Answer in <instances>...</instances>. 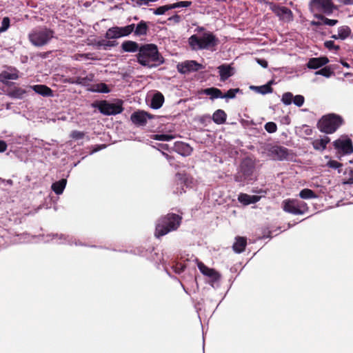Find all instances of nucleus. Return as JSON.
I'll return each mask as SVG.
<instances>
[{
	"instance_id": "obj_1",
	"label": "nucleus",
	"mask_w": 353,
	"mask_h": 353,
	"mask_svg": "<svg viewBox=\"0 0 353 353\" xmlns=\"http://www.w3.org/2000/svg\"><path fill=\"white\" fill-rule=\"evenodd\" d=\"M197 33L188 39V43L193 50H210L218 45L219 39L210 31H205L203 28H198Z\"/></svg>"
},
{
	"instance_id": "obj_2",
	"label": "nucleus",
	"mask_w": 353,
	"mask_h": 353,
	"mask_svg": "<svg viewBox=\"0 0 353 353\" xmlns=\"http://www.w3.org/2000/svg\"><path fill=\"white\" fill-rule=\"evenodd\" d=\"M137 60L141 65L148 68L156 67L163 63V59L154 44L141 46L139 50Z\"/></svg>"
},
{
	"instance_id": "obj_3",
	"label": "nucleus",
	"mask_w": 353,
	"mask_h": 353,
	"mask_svg": "<svg viewBox=\"0 0 353 353\" xmlns=\"http://www.w3.org/2000/svg\"><path fill=\"white\" fill-rule=\"evenodd\" d=\"M181 218L174 214H169L161 219L156 226L155 236L160 237L175 230L181 223Z\"/></svg>"
},
{
	"instance_id": "obj_4",
	"label": "nucleus",
	"mask_w": 353,
	"mask_h": 353,
	"mask_svg": "<svg viewBox=\"0 0 353 353\" xmlns=\"http://www.w3.org/2000/svg\"><path fill=\"white\" fill-rule=\"evenodd\" d=\"M54 37V32L46 28H37L32 30L28 38L34 46H43L48 43Z\"/></svg>"
},
{
	"instance_id": "obj_5",
	"label": "nucleus",
	"mask_w": 353,
	"mask_h": 353,
	"mask_svg": "<svg viewBox=\"0 0 353 353\" xmlns=\"http://www.w3.org/2000/svg\"><path fill=\"white\" fill-rule=\"evenodd\" d=\"M343 120L341 117L330 114L323 117L318 122L319 129L325 133L331 134L342 124Z\"/></svg>"
},
{
	"instance_id": "obj_6",
	"label": "nucleus",
	"mask_w": 353,
	"mask_h": 353,
	"mask_svg": "<svg viewBox=\"0 0 353 353\" xmlns=\"http://www.w3.org/2000/svg\"><path fill=\"white\" fill-rule=\"evenodd\" d=\"M310 10L316 18L320 17L322 13L330 14L336 9L332 0H311Z\"/></svg>"
},
{
	"instance_id": "obj_7",
	"label": "nucleus",
	"mask_w": 353,
	"mask_h": 353,
	"mask_svg": "<svg viewBox=\"0 0 353 353\" xmlns=\"http://www.w3.org/2000/svg\"><path fill=\"white\" fill-rule=\"evenodd\" d=\"M283 210L293 214H303L308 210L306 203L296 199H285L282 202Z\"/></svg>"
},
{
	"instance_id": "obj_8",
	"label": "nucleus",
	"mask_w": 353,
	"mask_h": 353,
	"mask_svg": "<svg viewBox=\"0 0 353 353\" xmlns=\"http://www.w3.org/2000/svg\"><path fill=\"white\" fill-rule=\"evenodd\" d=\"M134 24H130L125 27H112L107 30L105 37L109 39H118L129 35L134 31Z\"/></svg>"
},
{
	"instance_id": "obj_9",
	"label": "nucleus",
	"mask_w": 353,
	"mask_h": 353,
	"mask_svg": "<svg viewBox=\"0 0 353 353\" xmlns=\"http://www.w3.org/2000/svg\"><path fill=\"white\" fill-rule=\"evenodd\" d=\"M99 111L105 115L117 114L123 111V108L120 103H111L106 101H100L97 105Z\"/></svg>"
},
{
	"instance_id": "obj_10",
	"label": "nucleus",
	"mask_w": 353,
	"mask_h": 353,
	"mask_svg": "<svg viewBox=\"0 0 353 353\" xmlns=\"http://www.w3.org/2000/svg\"><path fill=\"white\" fill-rule=\"evenodd\" d=\"M177 70L180 73L186 74L192 72L198 71L204 67L194 60H188L179 63L177 66Z\"/></svg>"
},
{
	"instance_id": "obj_11",
	"label": "nucleus",
	"mask_w": 353,
	"mask_h": 353,
	"mask_svg": "<svg viewBox=\"0 0 353 353\" xmlns=\"http://www.w3.org/2000/svg\"><path fill=\"white\" fill-rule=\"evenodd\" d=\"M270 9L282 20L290 21L293 15L292 11L286 7H281L274 4H270Z\"/></svg>"
},
{
	"instance_id": "obj_12",
	"label": "nucleus",
	"mask_w": 353,
	"mask_h": 353,
	"mask_svg": "<svg viewBox=\"0 0 353 353\" xmlns=\"http://www.w3.org/2000/svg\"><path fill=\"white\" fill-rule=\"evenodd\" d=\"M151 116L144 111H137L132 114L130 119L136 125H145Z\"/></svg>"
},
{
	"instance_id": "obj_13",
	"label": "nucleus",
	"mask_w": 353,
	"mask_h": 353,
	"mask_svg": "<svg viewBox=\"0 0 353 353\" xmlns=\"http://www.w3.org/2000/svg\"><path fill=\"white\" fill-rule=\"evenodd\" d=\"M334 145L345 154H350L353 152L352 141L348 139H338L334 142Z\"/></svg>"
},
{
	"instance_id": "obj_14",
	"label": "nucleus",
	"mask_w": 353,
	"mask_h": 353,
	"mask_svg": "<svg viewBox=\"0 0 353 353\" xmlns=\"http://www.w3.org/2000/svg\"><path fill=\"white\" fill-rule=\"evenodd\" d=\"M18 77L17 70L14 68L8 69L0 73V82L7 83L9 80H16Z\"/></svg>"
},
{
	"instance_id": "obj_15",
	"label": "nucleus",
	"mask_w": 353,
	"mask_h": 353,
	"mask_svg": "<svg viewBox=\"0 0 353 353\" xmlns=\"http://www.w3.org/2000/svg\"><path fill=\"white\" fill-rule=\"evenodd\" d=\"M197 266L201 272L213 280H217L219 278V274L214 269L209 268L205 265L202 262H198Z\"/></svg>"
},
{
	"instance_id": "obj_16",
	"label": "nucleus",
	"mask_w": 353,
	"mask_h": 353,
	"mask_svg": "<svg viewBox=\"0 0 353 353\" xmlns=\"http://www.w3.org/2000/svg\"><path fill=\"white\" fill-rule=\"evenodd\" d=\"M220 79L223 81L228 79L234 74V68L230 65L223 64L218 67Z\"/></svg>"
},
{
	"instance_id": "obj_17",
	"label": "nucleus",
	"mask_w": 353,
	"mask_h": 353,
	"mask_svg": "<svg viewBox=\"0 0 353 353\" xmlns=\"http://www.w3.org/2000/svg\"><path fill=\"white\" fill-rule=\"evenodd\" d=\"M261 196L257 195H248L247 194L241 193L238 196V200L243 205H249L258 202Z\"/></svg>"
},
{
	"instance_id": "obj_18",
	"label": "nucleus",
	"mask_w": 353,
	"mask_h": 353,
	"mask_svg": "<svg viewBox=\"0 0 353 353\" xmlns=\"http://www.w3.org/2000/svg\"><path fill=\"white\" fill-rule=\"evenodd\" d=\"M329 61L327 57H318V58H312L309 60L307 65L309 68L316 69L319 68Z\"/></svg>"
},
{
	"instance_id": "obj_19",
	"label": "nucleus",
	"mask_w": 353,
	"mask_h": 353,
	"mask_svg": "<svg viewBox=\"0 0 353 353\" xmlns=\"http://www.w3.org/2000/svg\"><path fill=\"white\" fill-rule=\"evenodd\" d=\"M88 90L92 92H99V93H109L110 92V89L104 83H99L91 85L88 88Z\"/></svg>"
},
{
	"instance_id": "obj_20",
	"label": "nucleus",
	"mask_w": 353,
	"mask_h": 353,
	"mask_svg": "<svg viewBox=\"0 0 353 353\" xmlns=\"http://www.w3.org/2000/svg\"><path fill=\"white\" fill-rule=\"evenodd\" d=\"M31 88L37 93L44 96V97H50L52 96V90L46 85H35L31 86Z\"/></svg>"
},
{
	"instance_id": "obj_21",
	"label": "nucleus",
	"mask_w": 353,
	"mask_h": 353,
	"mask_svg": "<svg viewBox=\"0 0 353 353\" xmlns=\"http://www.w3.org/2000/svg\"><path fill=\"white\" fill-rule=\"evenodd\" d=\"M272 153L274 154V157L282 160L287 157L288 152V150L283 147L276 146L272 148Z\"/></svg>"
},
{
	"instance_id": "obj_22",
	"label": "nucleus",
	"mask_w": 353,
	"mask_h": 353,
	"mask_svg": "<svg viewBox=\"0 0 353 353\" xmlns=\"http://www.w3.org/2000/svg\"><path fill=\"white\" fill-rule=\"evenodd\" d=\"M246 244V239L243 237H236L233 245V250L236 253H241L245 250Z\"/></svg>"
},
{
	"instance_id": "obj_23",
	"label": "nucleus",
	"mask_w": 353,
	"mask_h": 353,
	"mask_svg": "<svg viewBox=\"0 0 353 353\" xmlns=\"http://www.w3.org/2000/svg\"><path fill=\"white\" fill-rule=\"evenodd\" d=\"M227 118L226 113L222 110H217L212 115V120L216 124H223Z\"/></svg>"
},
{
	"instance_id": "obj_24",
	"label": "nucleus",
	"mask_w": 353,
	"mask_h": 353,
	"mask_svg": "<svg viewBox=\"0 0 353 353\" xmlns=\"http://www.w3.org/2000/svg\"><path fill=\"white\" fill-rule=\"evenodd\" d=\"M330 139L327 137H324L322 139H316L312 141V145L315 150H323L325 149L327 144L330 142Z\"/></svg>"
},
{
	"instance_id": "obj_25",
	"label": "nucleus",
	"mask_w": 353,
	"mask_h": 353,
	"mask_svg": "<svg viewBox=\"0 0 353 353\" xmlns=\"http://www.w3.org/2000/svg\"><path fill=\"white\" fill-rule=\"evenodd\" d=\"M163 102V95L160 92H157L152 97L151 101V107L154 109H159L162 106Z\"/></svg>"
},
{
	"instance_id": "obj_26",
	"label": "nucleus",
	"mask_w": 353,
	"mask_h": 353,
	"mask_svg": "<svg viewBox=\"0 0 353 353\" xmlns=\"http://www.w3.org/2000/svg\"><path fill=\"white\" fill-rule=\"evenodd\" d=\"M203 93L210 97L211 99L221 98L223 99V94L221 91L216 88H206L203 90Z\"/></svg>"
},
{
	"instance_id": "obj_27",
	"label": "nucleus",
	"mask_w": 353,
	"mask_h": 353,
	"mask_svg": "<svg viewBox=\"0 0 353 353\" xmlns=\"http://www.w3.org/2000/svg\"><path fill=\"white\" fill-rule=\"evenodd\" d=\"M121 48L125 52H134L139 50V45L135 41H128L122 43Z\"/></svg>"
},
{
	"instance_id": "obj_28",
	"label": "nucleus",
	"mask_w": 353,
	"mask_h": 353,
	"mask_svg": "<svg viewBox=\"0 0 353 353\" xmlns=\"http://www.w3.org/2000/svg\"><path fill=\"white\" fill-rule=\"evenodd\" d=\"M65 185H66V180L61 179L57 182L54 183L52 185V189L57 194H61L63 192V190L65 188Z\"/></svg>"
},
{
	"instance_id": "obj_29",
	"label": "nucleus",
	"mask_w": 353,
	"mask_h": 353,
	"mask_svg": "<svg viewBox=\"0 0 353 353\" xmlns=\"http://www.w3.org/2000/svg\"><path fill=\"white\" fill-rule=\"evenodd\" d=\"M94 75L92 73L88 74L85 77H79L76 78L74 83L77 84H80L84 86L89 85V83L94 80Z\"/></svg>"
},
{
	"instance_id": "obj_30",
	"label": "nucleus",
	"mask_w": 353,
	"mask_h": 353,
	"mask_svg": "<svg viewBox=\"0 0 353 353\" xmlns=\"http://www.w3.org/2000/svg\"><path fill=\"white\" fill-rule=\"evenodd\" d=\"M272 81H270L265 85L261 86H254L252 88L257 92L258 93H261L262 94H265L268 93H271L272 92V88H271Z\"/></svg>"
},
{
	"instance_id": "obj_31",
	"label": "nucleus",
	"mask_w": 353,
	"mask_h": 353,
	"mask_svg": "<svg viewBox=\"0 0 353 353\" xmlns=\"http://www.w3.org/2000/svg\"><path fill=\"white\" fill-rule=\"evenodd\" d=\"M148 31V26L145 21H141L134 30V34L138 36L146 34Z\"/></svg>"
},
{
	"instance_id": "obj_32",
	"label": "nucleus",
	"mask_w": 353,
	"mask_h": 353,
	"mask_svg": "<svg viewBox=\"0 0 353 353\" xmlns=\"http://www.w3.org/2000/svg\"><path fill=\"white\" fill-rule=\"evenodd\" d=\"M93 45L96 46L98 48H102L103 50H107L110 47L114 46V42L105 40L95 41Z\"/></svg>"
},
{
	"instance_id": "obj_33",
	"label": "nucleus",
	"mask_w": 353,
	"mask_h": 353,
	"mask_svg": "<svg viewBox=\"0 0 353 353\" xmlns=\"http://www.w3.org/2000/svg\"><path fill=\"white\" fill-rule=\"evenodd\" d=\"M351 33V30L348 26H341L338 30V37L343 40L349 37Z\"/></svg>"
},
{
	"instance_id": "obj_34",
	"label": "nucleus",
	"mask_w": 353,
	"mask_h": 353,
	"mask_svg": "<svg viewBox=\"0 0 353 353\" xmlns=\"http://www.w3.org/2000/svg\"><path fill=\"white\" fill-rule=\"evenodd\" d=\"M299 196L301 199H313L316 197L315 193L312 190L307 188L302 190L299 193Z\"/></svg>"
},
{
	"instance_id": "obj_35",
	"label": "nucleus",
	"mask_w": 353,
	"mask_h": 353,
	"mask_svg": "<svg viewBox=\"0 0 353 353\" xmlns=\"http://www.w3.org/2000/svg\"><path fill=\"white\" fill-rule=\"evenodd\" d=\"M174 138V136L170 134H154L152 136V139L163 141H169Z\"/></svg>"
},
{
	"instance_id": "obj_36",
	"label": "nucleus",
	"mask_w": 353,
	"mask_h": 353,
	"mask_svg": "<svg viewBox=\"0 0 353 353\" xmlns=\"http://www.w3.org/2000/svg\"><path fill=\"white\" fill-rule=\"evenodd\" d=\"M171 6L170 5H165L163 6H160L157 9L152 10L153 11V13L156 15H161L163 14L165 12H167L169 10H171Z\"/></svg>"
},
{
	"instance_id": "obj_37",
	"label": "nucleus",
	"mask_w": 353,
	"mask_h": 353,
	"mask_svg": "<svg viewBox=\"0 0 353 353\" xmlns=\"http://www.w3.org/2000/svg\"><path fill=\"white\" fill-rule=\"evenodd\" d=\"M26 91L20 88L14 89L10 94V95L14 98L21 99L25 94Z\"/></svg>"
},
{
	"instance_id": "obj_38",
	"label": "nucleus",
	"mask_w": 353,
	"mask_h": 353,
	"mask_svg": "<svg viewBox=\"0 0 353 353\" xmlns=\"http://www.w3.org/2000/svg\"><path fill=\"white\" fill-rule=\"evenodd\" d=\"M293 97H294V96L291 92H285L282 96L281 101L285 105H290L292 102Z\"/></svg>"
},
{
	"instance_id": "obj_39",
	"label": "nucleus",
	"mask_w": 353,
	"mask_h": 353,
	"mask_svg": "<svg viewBox=\"0 0 353 353\" xmlns=\"http://www.w3.org/2000/svg\"><path fill=\"white\" fill-rule=\"evenodd\" d=\"M191 5H192V2L188 1H179L177 3L170 4L172 9H174V8H177L189 7Z\"/></svg>"
},
{
	"instance_id": "obj_40",
	"label": "nucleus",
	"mask_w": 353,
	"mask_h": 353,
	"mask_svg": "<svg viewBox=\"0 0 353 353\" xmlns=\"http://www.w3.org/2000/svg\"><path fill=\"white\" fill-rule=\"evenodd\" d=\"M265 130L269 133H274L277 130V126L274 122H268L265 125Z\"/></svg>"
},
{
	"instance_id": "obj_41",
	"label": "nucleus",
	"mask_w": 353,
	"mask_h": 353,
	"mask_svg": "<svg viewBox=\"0 0 353 353\" xmlns=\"http://www.w3.org/2000/svg\"><path fill=\"white\" fill-rule=\"evenodd\" d=\"M319 19H321L323 21V23L329 26H334L337 24L338 21L336 19H330L325 17H323V16H321L320 17H318Z\"/></svg>"
},
{
	"instance_id": "obj_42",
	"label": "nucleus",
	"mask_w": 353,
	"mask_h": 353,
	"mask_svg": "<svg viewBox=\"0 0 353 353\" xmlns=\"http://www.w3.org/2000/svg\"><path fill=\"white\" fill-rule=\"evenodd\" d=\"M239 92V88L230 89L225 94H223V98L233 99L235 97L236 94Z\"/></svg>"
},
{
	"instance_id": "obj_43",
	"label": "nucleus",
	"mask_w": 353,
	"mask_h": 353,
	"mask_svg": "<svg viewBox=\"0 0 353 353\" xmlns=\"http://www.w3.org/2000/svg\"><path fill=\"white\" fill-rule=\"evenodd\" d=\"M332 73L330 69L326 67L315 72L316 74H321L325 77H330Z\"/></svg>"
},
{
	"instance_id": "obj_44",
	"label": "nucleus",
	"mask_w": 353,
	"mask_h": 353,
	"mask_svg": "<svg viewBox=\"0 0 353 353\" xmlns=\"http://www.w3.org/2000/svg\"><path fill=\"white\" fill-rule=\"evenodd\" d=\"M304 101V97L302 95H296L293 97V103L299 107L303 105Z\"/></svg>"
},
{
	"instance_id": "obj_45",
	"label": "nucleus",
	"mask_w": 353,
	"mask_h": 353,
	"mask_svg": "<svg viewBox=\"0 0 353 353\" xmlns=\"http://www.w3.org/2000/svg\"><path fill=\"white\" fill-rule=\"evenodd\" d=\"M10 26V19L8 17H4L2 20L1 26L0 27V32L6 31Z\"/></svg>"
},
{
	"instance_id": "obj_46",
	"label": "nucleus",
	"mask_w": 353,
	"mask_h": 353,
	"mask_svg": "<svg viewBox=\"0 0 353 353\" xmlns=\"http://www.w3.org/2000/svg\"><path fill=\"white\" fill-rule=\"evenodd\" d=\"M70 136L74 139H81L83 138L84 133L83 132L74 130L72 132Z\"/></svg>"
},
{
	"instance_id": "obj_47",
	"label": "nucleus",
	"mask_w": 353,
	"mask_h": 353,
	"mask_svg": "<svg viewBox=\"0 0 353 353\" xmlns=\"http://www.w3.org/2000/svg\"><path fill=\"white\" fill-rule=\"evenodd\" d=\"M324 45L329 50L334 49L337 50L339 49V46H335L333 41H327L325 42Z\"/></svg>"
},
{
	"instance_id": "obj_48",
	"label": "nucleus",
	"mask_w": 353,
	"mask_h": 353,
	"mask_svg": "<svg viewBox=\"0 0 353 353\" xmlns=\"http://www.w3.org/2000/svg\"><path fill=\"white\" fill-rule=\"evenodd\" d=\"M327 165L328 167L334 168V169H336V168H339L341 167V164L340 163H339L338 161H334V160H330L327 162Z\"/></svg>"
},
{
	"instance_id": "obj_49",
	"label": "nucleus",
	"mask_w": 353,
	"mask_h": 353,
	"mask_svg": "<svg viewBox=\"0 0 353 353\" xmlns=\"http://www.w3.org/2000/svg\"><path fill=\"white\" fill-rule=\"evenodd\" d=\"M7 145L3 141H0V152H3L6 150Z\"/></svg>"
},
{
	"instance_id": "obj_50",
	"label": "nucleus",
	"mask_w": 353,
	"mask_h": 353,
	"mask_svg": "<svg viewBox=\"0 0 353 353\" xmlns=\"http://www.w3.org/2000/svg\"><path fill=\"white\" fill-rule=\"evenodd\" d=\"M150 2H151L150 0H138L137 3L138 6H141L142 5H148Z\"/></svg>"
},
{
	"instance_id": "obj_51",
	"label": "nucleus",
	"mask_w": 353,
	"mask_h": 353,
	"mask_svg": "<svg viewBox=\"0 0 353 353\" xmlns=\"http://www.w3.org/2000/svg\"><path fill=\"white\" fill-rule=\"evenodd\" d=\"M77 56L79 57H82V58L86 59H93V58L91 57L92 54H90V53L78 54Z\"/></svg>"
},
{
	"instance_id": "obj_52",
	"label": "nucleus",
	"mask_w": 353,
	"mask_h": 353,
	"mask_svg": "<svg viewBox=\"0 0 353 353\" xmlns=\"http://www.w3.org/2000/svg\"><path fill=\"white\" fill-rule=\"evenodd\" d=\"M169 20H173L176 23H179L181 21V17L179 15L176 14L172 16V17H170Z\"/></svg>"
},
{
	"instance_id": "obj_53",
	"label": "nucleus",
	"mask_w": 353,
	"mask_h": 353,
	"mask_svg": "<svg viewBox=\"0 0 353 353\" xmlns=\"http://www.w3.org/2000/svg\"><path fill=\"white\" fill-rule=\"evenodd\" d=\"M258 63L263 68L268 67V62L265 60L263 59H259Z\"/></svg>"
},
{
	"instance_id": "obj_54",
	"label": "nucleus",
	"mask_w": 353,
	"mask_h": 353,
	"mask_svg": "<svg viewBox=\"0 0 353 353\" xmlns=\"http://www.w3.org/2000/svg\"><path fill=\"white\" fill-rule=\"evenodd\" d=\"M183 269H184V266L183 265H180V267H176L174 268V271L176 273H178V274H180L181 272H182L183 271Z\"/></svg>"
},
{
	"instance_id": "obj_55",
	"label": "nucleus",
	"mask_w": 353,
	"mask_h": 353,
	"mask_svg": "<svg viewBox=\"0 0 353 353\" xmlns=\"http://www.w3.org/2000/svg\"><path fill=\"white\" fill-rule=\"evenodd\" d=\"M346 183L353 184V171L350 172V178H349L347 182H346Z\"/></svg>"
},
{
	"instance_id": "obj_56",
	"label": "nucleus",
	"mask_w": 353,
	"mask_h": 353,
	"mask_svg": "<svg viewBox=\"0 0 353 353\" xmlns=\"http://www.w3.org/2000/svg\"><path fill=\"white\" fill-rule=\"evenodd\" d=\"M341 63L343 66L346 67V68H349V64L346 62H344V61H341Z\"/></svg>"
},
{
	"instance_id": "obj_57",
	"label": "nucleus",
	"mask_w": 353,
	"mask_h": 353,
	"mask_svg": "<svg viewBox=\"0 0 353 353\" xmlns=\"http://www.w3.org/2000/svg\"><path fill=\"white\" fill-rule=\"evenodd\" d=\"M332 38L335 39H340V37H338V34L337 35H336V34L332 35Z\"/></svg>"
},
{
	"instance_id": "obj_58",
	"label": "nucleus",
	"mask_w": 353,
	"mask_h": 353,
	"mask_svg": "<svg viewBox=\"0 0 353 353\" xmlns=\"http://www.w3.org/2000/svg\"><path fill=\"white\" fill-rule=\"evenodd\" d=\"M252 172V169L249 170L247 173L245 174V175L248 176L250 175V172Z\"/></svg>"
},
{
	"instance_id": "obj_59",
	"label": "nucleus",
	"mask_w": 353,
	"mask_h": 353,
	"mask_svg": "<svg viewBox=\"0 0 353 353\" xmlns=\"http://www.w3.org/2000/svg\"><path fill=\"white\" fill-rule=\"evenodd\" d=\"M310 132H311V130L309 129V130H306V134H310Z\"/></svg>"
},
{
	"instance_id": "obj_60",
	"label": "nucleus",
	"mask_w": 353,
	"mask_h": 353,
	"mask_svg": "<svg viewBox=\"0 0 353 353\" xmlns=\"http://www.w3.org/2000/svg\"><path fill=\"white\" fill-rule=\"evenodd\" d=\"M99 150V148L94 149V150L92 151V152H97V151H98Z\"/></svg>"
},
{
	"instance_id": "obj_61",
	"label": "nucleus",
	"mask_w": 353,
	"mask_h": 353,
	"mask_svg": "<svg viewBox=\"0 0 353 353\" xmlns=\"http://www.w3.org/2000/svg\"><path fill=\"white\" fill-rule=\"evenodd\" d=\"M312 24H313V25H316V24H317V23H316V22H312Z\"/></svg>"
},
{
	"instance_id": "obj_62",
	"label": "nucleus",
	"mask_w": 353,
	"mask_h": 353,
	"mask_svg": "<svg viewBox=\"0 0 353 353\" xmlns=\"http://www.w3.org/2000/svg\"><path fill=\"white\" fill-rule=\"evenodd\" d=\"M157 0H150L151 2L157 1Z\"/></svg>"
}]
</instances>
